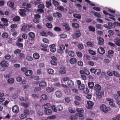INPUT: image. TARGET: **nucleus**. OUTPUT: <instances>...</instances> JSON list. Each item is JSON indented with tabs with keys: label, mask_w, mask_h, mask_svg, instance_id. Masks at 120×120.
<instances>
[{
	"label": "nucleus",
	"mask_w": 120,
	"mask_h": 120,
	"mask_svg": "<svg viewBox=\"0 0 120 120\" xmlns=\"http://www.w3.org/2000/svg\"><path fill=\"white\" fill-rule=\"evenodd\" d=\"M101 109L102 111L105 112L106 113L110 111V108L109 107H107L104 104H102L100 106Z\"/></svg>",
	"instance_id": "obj_1"
},
{
	"label": "nucleus",
	"mask_w": 120,
	"mask_h": 120,
	"mask_svg": "<svg viewBox=\"0 0 120 120\" xmlns=\"http://www.w3.org/2000/svg\"><path fill=\"white\" fill-rule=\"evenodd\" d=\"M45 7V5L43 4H40L38 5V8L39 9L37 10V11L38 12H40V13H43L44 11L43 9Z\"/></svg>",
	"instance_id": "obj_2"
},
{
	"label": "nucleus",
	"mask_w": 120,
	"mask_h": 120,
	"mask_svg": "<svg viewBox=\"0 0 120 120\" xmlns=\"http://www.w3.org/2000/svg\"><path fill=\"white\" fill-rule=\"evenodd\" d=\"M26 10L23 9H20L19 11V14L22 17H24L26 15Z\"/></svg>",
	"instance_id": "obj_3"
},
{
	"label": "nucleus",
	"mask_w": 120,
	"mask_h": 120,
	"mask_svg": "<svg viewBox=\"0 0 120 120\" xmlns=\"http://www.w3.org/2000/svg\"><path fill=\"white\" fill-rule=\"evenodd\" d=\"M87 108L88 109H92L93 108V106L94 105V102L91 101H88L87 102Z\"/></svg>",
	"instance_id": "obj_4"
},
{
	"label": "nucleus",
	"mask_w": 120,
	"mask_h": 120,
	"mask_svg": "<svg viewBox=\"0 0 120 120\" xmlns=\"http://www.w3.org/2000/svg\"><path fill=\"white\" fill-rule=\"evenodd\" d=\"M80 35V31L79 30H77L74 33V34L73 36V38L75 39H76L79 37Z\"/></svg>",
	"instance_id": "obj_5"
},
{
	"label": "nucleus",
	"mask_w": 120,
	"mask_h": 120,
	"mask_svg": "<svg viewBox=\"0 0 120 120\" xmlns=\"http://www.w3.org/2000/svg\"><path fill=\"white\" fill-rule=\"evenodd\" d=\"M59 49L57 50V52L59 53L62 54L64 53L63 50H64L65 47L63 45H61L59 47Z\"/></svg>",
	"instance_id": "obj_6"
},
{
	"label": "nucleus",
	"mask_w": 120,
	"mask_h": 120,
	"mask_svg": "<svg viewBox=\"0 0 120 120\" xmlns=\"http://www.w3.org/2000/svg\"><path fill=\"white\" fill-rule=\"evenodd\" d=\"M94 88V90L96 91V92H98L100 91L101 87L99 84H96L95 85Z\"/></svg>",
	"instance_id": "obj_7"
},
{
	"label": "nucleus",
	"mask_w": 120,
	"mask_h": 120,
	"mask_svg": "<svg viewBox=\"0 0 120 120\" xmlns=\"http://www.w3.org/2000/svg\"><path fill=\"white\" fill-rule=\"evenodd\" d=\"M19 110V107L17 105H15L12 108V110L14 113H18Z\"/></svg>",
	"instance_id": "obj_8"
},
{
	"label": "nucleus",
	"mask_w": 120,
	"mask_h": 120,
	"mask_svg": "<svg viewBox=\"0 0 120 120\" xmlns=\"http://www.w3.org/2000/svg\"><path fill=\"white\" fill-rule=\"evenodd\" d=\"M53 17H54L57 18H60L62 17V14L59 12H54L52 13Z\"/></svg>",
	"instance_id": "obj_9"
},
{
	"label": "nucleus",
	"mask_w": 120,
	"mask_h": 120,
	"mask_svg": "<svg viewBox=\"0 0 120 120\" xmlns=\"http://www.w3.org/2000/svg\"><path fill=\"white\" fill-rule=\"evenodd\" d=\"M8 64L7 62L5 60L2 61L0 63L1 66L3 68L8 67Z\"/></svg>",
	"instance_id": "obj_10"
},
{
	"label": "nucleus",
	"mask_w": 120,
	"mask_h": 120,
	"mask_svg": "<svg viewBox=\"0 0 120 120\" xmlns=\"http://www.w3.org/2000/svg\"><path fill=\"white\" fill-rule=\"evenodd\" d=\"M2 21L3 22V24L4 26H7L8 25V19L5 18H2L1 19Z\"/></svg>",
	"instance_id": "obj_11"
},
{
	"label": "nucleus",
	"mask_w": 120,
	"mask_h": 120,
	"mask_svg": "<svg viewBox=\"0 0 120 120\" xmlns=\"http://www.w3.org/2000/svg\"><path fill=\"white\" fill-rule=\"evenodd\" d=\"M59 73L64 74L66 73V71L65 70V68L64 67L62 66L60 67V70L59 71Z\"/></svg>",
	"instance_id": "obj_12"
},
{
	"label": "nucleus",
	"mask_w": 120,
	"mask_h": 120,
	"mask_svg": "<svg viewBox=\"0 0 120 120\" xmlns=\"http://www.w3.org/2000/svg\"><path fill=\"white\" fill-rule=\"evenodd\" d=\"M7 4L9 7L13 8V10L15 8L14 7L15 5L14 2L9 1L7 2Z\"/></svg>",
	"instance_id": "obj_13"
},
{
	"label": "nucleus",
	"mask_w": 120,
	"mask_h": 120,
	"mask_svg": "<svg viewBox=\"0 0 120 120\" xmlns=\"http://www.w3.org/2000/svg\"><path fill=\"white\" fill-rule=\"evenodd\" d=\"M97 39L99 41L98 44L100 45H102L104 44V39L102 38L98 37L97 38Z\"/></svg>",
	"instance_id": "obj_14"
},
{
	"label": "nucleus",
	"mask_w": 120,
	"mask_h": 120,
	"mask_svg": "<svg viewBox=\"0 0 120 120\" xmlns=\"http://www.w3.org/2000/svg\"><path fill=\"white\" fill-rule=\"evenodd\" d=\"M28 35L31 38V40L34 41V40L35 34L33 32H30L28 33Z\"/></svg>",
	"instance_id": "obj_15"
},
{
	"label": "nucleus",
	"mask_w": 120,
	"mask_h": 120,
	"mask_svg": "<svg viewBox=\"0 0 120 120\" xmlns=\"http://www.w3.org/2000/svg\"><path fill=\"white\" fill-rule=\"evenodd\" d=\"M98 51L100 54L102 55L104 54L105 52L104 49L102 47L99 48L98 49Z\"/></svg>",
	"instance_id": "obj_16"
},
{
	"label": "nucleus",
	"mask_w": 120,
	"mask_h": 120,
	"mask_svg": "<svg viewBox=\"0 0 120 120\" xmlns=\"http://www.w3.org/2000/svg\"><path fill=\"white\" fill-rule=\"evenodd\" d=\"M96 93L98 98H99L101 99L102 98V96L104 94V92H100V91L98 92H96Z\"/></svg>",
	"instance_id": "obj_17"
},
{
	"label": "nucleus",
	"mask_w": 120,
	"mask_h": 120,
	"mask_svg": "<svg viewBox=\"0 0 120 120\" xmlns=\"http://www.w3.org/2000/svg\"><path fill=\"white\" fill-rule=\"evenodd\" d=\"M32 74V71L31 70H27L25 73V75L27 76H29L31 75Z\"/></svg>",
	"instance_id": "obj_18"
},
{
	"label": "nucleus",
	"mask_w": 120,
	"mask_h": 120,
	"mask_svg": "<svg viewBox=\"0 0 120 120\" xmlns=\"http://www.w3.org/2000/svg\"><path fill=\"white\" fill-rule=\"evenodd\" d=\"M113 41L116 44L120 46V40L118 38H116L114 39Z\"/></svg>",
	"instance_id": "obj_19"
},
{
	"label": "nucleus",
	"mask_w": 120,
	"mask_h": 120,
	"mask_svg": "<svg viewBox=\"0 0 120 120\" xmlns=\"http://www.w3.org/2000/svg\"><path fill=\"white\" fill-rule=\"evenodd\" d=\"M21 30L24 32H27L30 30L29 28H27V26L25 25L23 26H22Z\"/></svg>",
	"instance_id": "obj_20"
},
{
	"label": "nucleus",
	"mask_w": 120,
	"mask_h": 120,
	"mask_svg": "<svg viewBox=\"0 0 120 120\" xmlns=\"http://www.w3.org/2000/svg\"><path fill=\"white\" fill-rule=\"evenodd\" d=\"M55 94L56 96L59 98H60L62 96V93L60 91L58 90L56 92Z\"/></svg>",
	"instance_id": "obj_21"
},
{
	"label": "nucleus",
	"mask_w": 120,
	"mask_h": 120,
	"mask_svg": "<svg viewBox=\"0 0 120 120\" xmlns=\"http://www.w3.org/2000/svg\"><path fill=\"white\" fill-rule=\"evenodd\" d=\"M77 61V59L75 58H72L69 60L70 63L71 64H75Z\"/></svg>",
	"instance_id": "obj_22"
},
{
	"label": "nucleus",
	"mask_w": 120,
	"mask_h": 120,
	"mask_svg": "<svg viewBox=\"0 0 120 120\" xmlns=\"http://www.w3.org/2000/svg\"><path fill=\"white\" fill-rule=\"evenodd\" d=\"M44 111L45 114L48 115L51 114L52 112L51 110L49 109H47L46 110L45 109Z\"/></svg>",
	"instance_id": "obj_23"
},
{
	"label": "nucleus",
	"mask_w": 120,
	"mask_h": 120,
	"mask_svg": "<svg viewBox=\"0 0 120 120\" xmlns=\"http://www.w3.org/2000/svg\"><path fill=\"white\" fill-rule=\"evenodd\" d=\"M108 24L109 26L108 27L107 26L106 27L107 28H114L115 27V26L114 25V23H113L111 22H108Z\"/></svg>",
	"instance_id": "obj_24"
},
{
	"label": "nucleus",
	"mask_w": 120,
	"mask_h": 120,
	"mask_svg": "<svg viewBox=\"0 0 120 120\" xmlns=\"http://www.w3.org/2000/svg\"><path fill=\"white\" fill-rule=\"evenodd\" d=\"M39 85L41 87H43L46 86V84L44 81H41L39 83Z\"/></svg>",
	"instance_id": "obj_25"
},
{
	"label": "nucleus",
	"mask_w": 120,
	"mask_h": 120,
	"mask_svg": "<svg viewBox=\"0 0 120 120\" xmlns=\"http://www.w3.org/2000/svg\"><path fill=\"white\" fill-rule=\"evenodd\" d=\"M67 83L68 85L70 86H73L74 85V82L71 80H68Z\"/></svg>",
	"instance_id": "obj_26"
},
{
	"label": "nucleus",
	"mask_w": 120,
	"mask_h": 120,
	"mask_svg": "<svg viewBox=\"0 0 120 120\" xmlns=\"http://www.w3.org/2000/svg\"><path fill=\"white\" fill-rule=\"evenodd\" d=\"M20 17L18 16H16L13 18L12 20L15 22H18L20 19Z\"/></svg>",
	"instance_id": "obj_27"
},
{
	"label": "nucleus",
	"mask_w": 120,
	"mask_h": 120,
	"mask_svg": "<svg viewBox=\"0 0 120 120\" xmlns=\"http://www.w3.org/2000/svg\"><path fill=\"white\" fill-rule=\"evenodd\" d=\"M73 16L75 18L78 19H80L81 18V15L79 14L74 13L73 15Z\"/></svg>",
	"instance_id": "obj_28"
},
{
	"label": "nucleus",
	"mask_w": 120,
	"mask_h": 120,
	"mask_svg": "<svg viewBox=\"0 0 120 120\" xmlns=\"http://www.w3.org/2000/svg\"><path fill=\"white\" fill-rule=\"evenodd\" d=\"M33 56L34 58L36 59H38L40 57L39 55L37 53H34L33 55Z\"/></svg>",
	"instance_id": "obj_29"
},
{
	"label": "nucleus",
	"mask_w": 120,
	"mask_h": 120,
	"mask_svg": "<svg viewBox=\"0 0 120 120\" xmlns=\"http://www.w3.org/2000/svg\"><path fill=\"white\" fill-rule=\"evenodd\" d=\"M94 85V83L92 82H89L88 84L89 87L91 89H93V88Z\"/></svg>",
	"instance_id": "obj_30"
},
{
	"label": "nucleus",
	"mask_w": 120,
	"mask_h": 120,
	"mask_svg": "<svg viewBox=\"0 0 120 120\" xmlns=\"http://www.w3.org/2000/svg\"><path fill=\"white\" fill-rule=\"evenodd\" d=\"M50 106V104L49 103H47L44 105L43 106V107L45 110L46 109H48L49 108Z\"/></svg>",
	"instance_id": "obj_31"
},
{
	"label": "nucleus",
	"mask_w": 120,
	"mask_h": 120,
	"mask_svg": "<svg viewBox=\"0 0 120 120\" xmlns=\"http://www.w3.org/2000/svg\"><path fill=\"white\" fill-rule=\"evenodd\" d=\"M72 25L73 27L76 28H78L79 27V24L77 23H72Z\"/></svg>",
	"instance_id": "obj_32"
},
{
	"label": "nucleus",
	"mask_w": 120,
	"mask_h": 120,
	"mask_svg": "<svg viewBox=\"0 0 120 120\" xmlns=\"http://www.w3.org/2000/svg\"><path fill=\"white\" fill-rule=\"evenodd\" d=\"M57 110L59 111H62L63 109V107L61 105H58L56 107Z\"/></svg>",
	"instance_id": "obj_33"
},
{
	"label": "nucleus",
	"mask_w": 120,
	"mask_h": 120,
	"mask_svg": "<svg viewBox=\"0 0 120 120\" xmlns=\"http://www.w3.org/2000/svg\"><path fill=\"white\" fill-rule=\"evenodd\" d=\"M76 111L78 113H83L84 112L83 109L81 108H78L77 109Z\"/></svg>",
	"instance_id": "obj_34"
},
{
	"label": "nucleus",
	"mask_w": 120,
	"mask_h": 120,
	"mask_svg": "<svg viewBox=\"0 0 120 120\" xmlns=\"http://www.w3.org/2000/svg\"><path fill=\"white\" fill-rule=\"evenodd\" d=\"M88 29L90 30L92 32H94L95 31V28L92 26H89L88 27Z\"/></svg>",
	"instance_id": "obj_35"
},
{
	"label": "nucleus",
	"mask_w": 120,
	"mask_h": 120,
	"mask_svg": "<svg viewBox=\"0 0 120 120\" xmlns=\"http://www.w3.org/2000/svg\"><path fill=\"white\" fill-rule=\"evenodd\" d=\"M1 36L4 38H7L8 37L9 35L8 33L5 32L3 33Z\"/></svg>",
	"instance_id": "obj_36"
},
{
	"label": "nucleus",
	"mask_w": 120,
	"mask_h": 120,
	"mask_svg": "<svg viewBox=\"0 0 120 120\" xmlns=\"http://www.w3.org/2000/svg\"><path fill=\"white\" fill-rule=\"evenodd\" d=\"M21 52V50L19 49H17L15 50L14 51V53L16 55L17 54H19Z\"/></svg>",
	"instance_id": "obj_37"
},
{
	"label": "nucleus",
	"mask_w": 120,
	"mask_h": 120,
	"mask_svg": "<svg viewBox=\"0 0 120 120\" xmlns=\"http://www.w3.org/2000/svg\"><path fill=\"white\" fill-rule=\"evenodd\" d=\"M52 4L55 6L58 7L59 5V3L57 1L54 0H52Z\"/></svg>",
	"instance_id": "obj_38"
},
{
	"label": "nucleus",
	"mask_w": 120,
	"mask_h": 120,
	"mask_svg": "<svg viewBox=\"0 0 120 120\" xmlns=\"http://www.w3.org/2000/svg\"><path fill=\"white\" fill-rule=\"evenodd\" d=\"M86 45H87L90 47H93L94 45L90 41H88L86 42Z\"/></svg>",
	"instance_id": "obj_39"
},
{
	"label": "nucleus",
	"mask_w": 120,
	"mask_h": 120,
	"mask_svg": "<svg viewBox=\"0 0 120 120\" xmlns=\"http://www.w3.org/2000/svg\"><path fill=\"white\" fill-rule=\"evenodd\" d=\"M8 82L11 84L13 83L14 82V79L13 78H11L8 79Z\"/></svg>",
	"instance_id": "obj_40"
},
{
	"label": "nucleus",
	"mask_w": 120,
	"mask_h": 120,
	"mask_svg": "<svg viewBox=\"0 0 120 120\" xmlns=\"http://www.w3.org/2000/svg\"><path fill=\"white\" fill-rule=\"evenodd\" d=\"M91 58L90 57L87 55H85L84 57V60H89Z\"/></svg>",
	"instance_id": "obj_41"
},
{
	"label": "nucleus",
	"mask_w": 120,
	"mask_h": 120,
	"mask_svg": "<svg viewBox=\"0 0 120 120\" xmlns=\"http://www.w3.org/2000/svg\"><path fill=\"white\" fill-rule=\"evenodd\" d=\"M57 8L58 9L62 11H64V8L62 6H58Z\"/></svg>",
	"instance_id": "obj_42"
},
{
	"label": "nucleus",
	"mask_w": 120,
	"mask_h": 120,
	"mask_svg": "<svg viewBox=\"0 0 120 120\" xmlns=\"http://www.w3.org/2000/svg\"><path fill=\"white\" fill-rule=\"evenodd\" d=\"M46 91L48 92H50L54 90V89L52 88L47 87L46 89Z\"/></svg>",
	"instance_id": "obj_43"
},
{
	"label": "nucleus",
	"mask_w": 120,
	"mask_h": 120,
	"mask_svg": "<svg viewBox=\"0 0 120 120\" xmlns=\"http://www.w3.org/2000/svg\"><path fill=\"white\" fill-rule=\"evenodd\" d=\"M70 118L71 120H77L78 119L76 116L73 115L70 116Z\"/></svg>",
	"instance_id": "obj_44"
},
{
	"label": "nucleus",
	"mask_w": 120,
	"mask_h": 120,
	"mask_svg": "<svg viewBox=\"0 0 120 120\" xmlns=\"http://www.w3.org/2000/svg\"><path fill=\"white\" fill-rule=\"evenodd\" d=\"M85 86L84 85L82 84L80 85H79L78 88L80 90H83Z\"/></svg>",
	"instance_id": "obj_45"
},
{
	"label": "nucleus",
	"mask_w": 120,
	"mask_h": 120,
	"mask_svg": "<svg viewBox=\"0 0 120 120\" xmlns=\"http://www.w3.org/2000/svg\"><path fill=\"white\" fill-rule=\"evenodd\" d=\"M47 72L48 73L50 74H52L54 72V70L52 69H47Z\"/></svg>",
	"instance_id": "obj_46"
},
{
	"label": "nucleus",
	"mask_w": 120,
	"mask_h": 120,
	"mask_svg": "<svg viewBox=\"0 0 120 120\" xmlns=\"http://www.w3.org/2000/svg\"><path fill=\"white\" fill-rule=\"evenodd\" d=\"M78 48L80 50H82L84 48L83 45L81 44H79L77 45Z\"/></svg>",
	"instance_id": "obj_47"
},
{
	"label": "nucleus",
	"mask_w": 120,
	"mask_h": 120,
	"mask_svg": "<svg viewBox=\"0 0 120 120\" xmlns=\"http://www.w3.org/2000/svg\"><path fill=\"white\" fill-rule=\"evenodd\" d=\"M26 59L27 60L29 61H30L33 60V58L32 56H27L26 57Z\"/></svg>",
	"instance_id": "obj_48"
},
{
	"label": "nucleus",
	"mask_w": 120,
	"mask_h": 120,
	"mask_svg": "<svg viewBox=\"0 0 120 120\" xmlns=\"http://www.w3.org/2000/svg\"><path fill=\"white\" fill-rule=\"evenodd\" d=\"M101 72V70L99 69H97L95 70L94 74L95 75H99Z\"/></svg>",
	"instance_id": "obj_49"
},
{
	"label": "nucleus",
	"mask_w": 120,
	"mask_h": 120,
	"mask_svg": "<svg viewBox=\"0 0 120 120\" xmlns=\"http://www.w3.org/2000/svg\"><path fill=\"white\" fill-rule=\"evenodd\" d=\"M56 118V116L54 115H52L49 116H48L47 118L48 119H55Z\"/></svg>",
	"instance_id": "obj_50"
},
{
	"label": "nucleus",
	"mask_w": 120,
	"mask_h": 120,
	"mask_svg": "<svg viewBox=\"0 0 120 120\" xmlns=\"http://www.w3.org/2000/svg\"><path fill=\"white\" fill-rule=\"evenodd\" d=\"M16 45L19 48L22 47L23 46V44L20 42H17L16 43Z\"/></svg>",
	"instance_id": "obj_51"
},
{
	"label": "nucleus",
	"mask_w": 120,
	"mask_h": 120,
	"mask_svg": "<svg viewBox=\"0 0 120 120\" xmlns=\"http://www.w3.org/2000/svg\"><path fill=\"white\" fill-rule=\"evenodd\" d=\"M112 73L114 75L118 77L120 76V75L119 73H117V71H113Z\"/></svg>",
	"instance_id": "obj_52"
},
{
	"label": "nucleus",
	"mask_w": 120,
	"mask_h": 120,
	"mask_svg": "<svg viewBox=\"0 0 120 120\" xmlns=\"http://www.w3.org/2000/svg\"><path fill=\"white\" fill-rule=\"evenodd\" d=\"M53 30L59 32L60 31L61 29L60 27H55L54 28Z\"/></svg>",
	"instance_id": "obj_53"
},
{
	"label": "nucleus",
	"mask_w": 120,
	"mask_h": 120,
	"mask_svg": "<svg viewBox=\"0 0 120 120\" xmlns=\"http://www.w3.org/2000/svg\"><path fill=\"white\" fill-rule=\"evenodd\" d=\"M42 98L44 100H46L48 98V97L47 95L45 94H43L41 96Z\"/></svg>",
	"instance_id": "obj_54"
},
{
	"label": "nucleus",
	"mask_w": 120,
	"mask_h": 120,
	"mask_svg": "<svg viewBox=\"0 0 120 120\" xmlns=\"http://www.w3.org/2000/svg\"><path fill=\"white\" fill-rule=\"evenodd\" d=\"M38 1H34L33 4L35 5H36L38 4L41 3V2H40V0H37Z\"/></svg>",
	"instance_id": "obj_55"
},
{
	"label": "nucleus",
	"mask_w": 120,
	"mask_h": 120,
	"mask_svg": "<svg viewBox=\"0 0 120 120\" xmlns=\"http://www.w3.org/2000/svg\"><path fill=\"white\" fill-rule=\"evenodd\" d=\"M32 97L34 99L37 98L39 97V95H36L35 94H33L32 95Z\"/></svg>",
	"instance_id": "obj_56"
},
{
	"label": "nucleus",
	"mask_w": 120,
	"mask_h": 120,
	"mask_svg": "<svg viewBox=\"0 0 120 120\" xmlns=\"http://www.w3.org/2000/svg\"><path fill=\"white\" fill-rule=\"evenodd\" d=\"M27 115L24 114H22L19 116V118L21 119H23L26 117Z\"/></svg>",
	"instance_id": "obj_57"
},
{
	"label": "nucleus",
	"mask_w": 120,
	"mask_h": 120,
	"mask_svg": "<svg viewBox=\"0 0 120 120\" xmlns=\"http://www.w3.org/2000/svg\"><path fill=\"white\" fill-rule=\"evenodd\" d=\"M46 26L49 28H51L52 27V24L49 23H47L46 24Z\"/></svg>",
	"instance_id": "obj_58"
},
{
	"label": "nucleus",
	"mask_w": 120,
	"mask_h": 120,
	"mask_svg": "<svg viewBox=\"0 0 120 120\" xmlns=\"http://www.w3.org/2000/svg\"><path fill=\"white\" fill-rule=\"evenodd\" d=\"M83 92L84 93L87 94L89 92V90L88 88H84L83 90Z\"/></svg>",
	"instance_id": "obj_59"
},
{
	"label": "nucleus",
	"mask_w": 120,
	"mask_h": 120,
	"mask_svg": "<svg viewBox=\"0 0 120 120\" xmlns=\"http://www.w3.org/2000/svg\"><path fill=\"white\" fill-rule=\"evenodd\" d=\"M89 53L91 55H95L96 53L95 52L91 50H90L89 51Z\"/></svg>",
	"instance_id": "obj_60"
},
{
	"label": "nucleus",
	"mask_w": 120,
	"mask_h": 120,
	"mask_svg": "<svg viewBox=\"0 0 120 120\" xmlns=\"http://www.w3.org/2000/svg\"><path fill=\"white\" fill-rule=\"evenodd\" d=\"M69 55L70 56L73 57L74 56V52L72 51H69L68 52Z\"/></svg>",
	"instance_id": "obj_61"
},
{
	"label": "nucleus",
	"mask_w": 120,
	"mask_h": 120,
	"mask_svg": "<svg viewBox=\"0 0 120 120\" xmlns=\"http://www.w3.org/2000/svg\"><path fill=\"white\" fill-rule=\"evenodd\" d=\"M94 15L95 16L99 18H100L101 15L100 14L96 12H94Z\"/></svg>",
	"instance_id": "obj_62"
},
{
	"label": "nucleus",
	"mask_w": 120,
	"mask_h": 120,
	"mask_svg": "<svg viewBox=\"0 0 120 120\" xmlns=\"http://www.w3.org/2000/svg\"><path fill=\"white\" fill-rule=\"evenodd\" d=\"M56 61L53 60H51L50 61L51 64L53 65H56L57 64V62H56Z\"/></svg>",
	"instance_id": "obj_63"
},
{
	"label": "nucleus",
	"mask_w": 120,
	"mask_h": 120,
	"mask_svg": "<svg viewBox=\"0 0 120 120\" xmlns=\"http://www.w3.org/2000/svg\"><path fill=\"white\" fill-rule=\"evenodd\" d=\"M5 58L7 60H9L10 59L11 56L9 54H7L5 56Z\"/></svg>",
	"instance_id": "obj_64"
}]
</instances>
